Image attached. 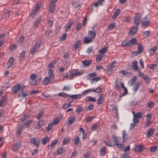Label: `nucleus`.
Returning <instances> with one entry per match:
<instances>
[{
    "mask_svg": "<svg viewBox=\"0 0 158 158\" xmlns=\"http://www.w3.org/2000/svg\"><path fill=\"white\" fill-rule=\"evenodd\" d=\"M145 82L148 83H149L151 81L150 78L147 76H144L143 78Z\"/></svg>",
    "mask_w": 158,
    "mask_h": 158,
    "instance_id": "obj_44",
    "label": "nucleus"
},
{
    "mask_svg": "<svg viewBox=\"0 0 158 158\" xmlns=\"http://www.w3.org/2000/svg\"><path fill=\"white\" fill-rule=\"evenodd\" d=\"M136 39H131L129 41H128V43L129 44V46H131L132 45L136 44Z\"/></svg>",
    "mask_w": 158,
    "mask_h": 158,
    "instance_id": "obj_31",
    "label": "nucleus"
},
{
    "mask_svg": "<svg viewBox=\"0 0 158 158\" xmlns=\"http://www.w3.org/2000/svg\"><path fill=\"white\" fill-rule=\"evenodd\" d=\"M81 94H78L70 95V97L72 99L73 101L74 100H76L78 99H80L81 98Z\"/></svg>",
    "mask_w": 158,
    "mask_h": 158,
    "instance_id": "obj_20",
    "label": "nucleus"
},
{
    "mask_svg": "<svg viewBox=\"0 0 158 158\" xmlns=\"http://www.w3.org/2000/svg\"><path fill=\"white\" fill-rule=\"evenodd\" d=\"M154 132V130L153 129H149L146 134V136L148 138H149L152 135Z\"/></svg>",
    "mask_w": 158,
    "mask_h": 158,
    "instance_id": "obj_16",
    "label": "nucleus"
},
{
    "mask_svg": "<svg viewBox=\"0 0 158 158\" xmlns=\"http://www.w3.org/2000/svg\"><path fill=\"white\" fill-rule=\"evenodd\" d=\"M82 63L85 66H87L90 64L91 63V62L89 60H85L82 61Z\"/></svg>",
    "mask_w": 158,
    "mask_h": 158,
    "instance_id": "obj_37",
    "label": "nucleus"
},
{
    "mask_svg": "<svg viewBox=\"0 0 158 158\" xmlns=\"http://www.w3.org/2000/svg\"><path fill=\"white\" fill-rule=\"evenodd\" d=\"M25 51H23L21 52V53L20 54V56L19 57V60L20 61H22L24 60V58L25 56Z\"/></svg>",
    "mask_w": 158,
    "mask_h": 158,
    "instance_id": "obj_35",
    "label": "nucleus"
},
{
    "mask_svg": "<svg viewBox=\"0 0 158 158\" xmlns=\"http://www.w3.org/2000/svg\"><path fill=\"white\" fill-rule=\"evenodd\" d=\"M82 27V25L81 24L79 23L77 24L76 26V30L78 31L80 30Z\"/></svg>",
    "mask_w": 158,
    "mask_h": 158,
    "instance_id": "obj_51",
    "label": "nucleus"
},
{
    "mask_svg": "<svg viewBox=\"0 0 158 158\" xmlns=\"http://www.w3.org/2000/svg\"><path fill=\"white\" fill-rule=\"evenodd\" d=\"M107 51V47H104L98 51V52L100 53H103Z\"/></svg>",
    "mask_w": 158,
    "mask_h": 158,
    "instance_id": "obj_45",
    "label": "nucleus"
},
{
    "mask_svg": "<svg viewBox=\"0 0 158 158\" xmlns=\"http://www.w3.org/2000/svg\"><path fill=\"white\" fill-rule=\"evenodd\" d=\"M141 21V14L137 13L134 17V24L136 25H139Z\"/></svg>",
    "mask_w": 158,
    "mask_h": 158,
    "instance_id": "obj_3",
    "label": "nucleus"
},
{
    "mask_svg": "<svg viewBox=\"0 0 158 158\" xmlns=\"http://www.w3.org/2000/svg\"><path fill=\"white\" fill-rule=\"evenodd\" d=\"M50 81V80L49 77H46L44 79L43 82V84L44 85L48 84Z\"/></svg>",
    "mask_w": 158,
    "mask_h": 158,
    "instance_id": "obj_43",
    "label": "nucleus"
},
{
    "mask_svg": "<svg viewBox=\"0 0 158 158\" xmlns=\"http://www.w3.org/2000/svg\"><path fill=\"white\" fill-rule=\"evenodd\" d=\"M10 11L9 10H6L2 15L3 19H6L8 18L10 15Z\"/></svg>",
    "mask_w": 158,
    "mask_h": 158,
    "instance_id": "obj_19",
    "label": "nucleus"
},
{
    "mask_svg": "<svg viewBox=\"0 0 158 158\" xmlns=\"http://www.w3.org/2000/svg\"><path fill=\"white\" fill-rule=\"evenodd\" d=\"M100 79L101 78L100 77L94 78L91 80L90 82L92 84L94 81H99L100 80Z\"/></svg>",
    "mask_w": 158,
    "mask_h": 158,
    "instance_id": "obj_54",
    "label": "nucleus"
},
{
    "mask_svg": "<svg viewBox=\"0 0 158 158\" xmlns=\"http://www.w3.org/2000/svg\"><path fill=\"white\" fill-rule=\"evenodd\" d=\"M81 41L80 40H78L77 42H76L75 44L74 45L73 47L75 50H76L77 48H79L81 44Z\"/></svg>",
    "mask_w": 158,
    "mask_h": 158,
    "instance_id": "obj_34",
    "label": "nucleus"
},
{
    "mask_svg": "<svg viewBox=\"0 0 158 158\" xmlns=\"http://www.w3.org/2000/svg\"><path fill=\"white\" fill-rule=\"evenodd\" d=\"M76 119V117L75 116L70 117H69V120L68 123H67V124L68 126H70L71 124H72L73 122H74Z\"/></svg>",
    "mask_w": 158,
    "mask_h": 158,
    "instance_id": "obj_23",
    "label": "nucleus"
},
{
    "mask_svg": "<svg viewBox=\"0 0 158 158\" xmlns=\"http://www.w3.org/2000/svg\"><path fill=\"white\" fill-rule=\"evenodd\" d=\"M120 13V11L118 9L116 10L114 12V14L112 16V19H115L119 14Z\"/></svg>",
    "mask_w": 158,
    "mask_h": 158,
    "instance_id": "obj_27",
    "label": "nucleus"
},
{
    "mask_svg": "<svg viewBox=\"0 0 158 158\" xmlns=\"http://www.w3.org/2000/svg\"><path fill=\"white\" fill-rule=\"evenodd\" d=\"M103 96V94H101L99 97L97 102V104L98 105H101L104 102Z\"/></svg>",
    "mask_w": 158,
    "mask_h": 158,
    "instance_id": "obj_28",
    "label": "nucleus"
},
{
    "mask_svg": "<svg viewBox=\"0 0 158 158\" xmlns=\"http://www.w3.org/2000/svg\"><path fill=\"white\" fill-rule=\"evenodd\" d=\"M96 35V33L94 31H88L87 36L93 40L95 37Z\"/></svg>",
    "mask_w": 158,
    "mask_h": 158,
    "instance_id": "obj_10",
    "label": "nucleus"
},
{
    "mask_svg": "<svg viewBox=\"0 0 158 158\" xmlns=\"http://www.w3.org/2000/svg\"><path fill=\"white\" fill-rule=\"evenodd\" d=\"M6 101V95L3 96L0 100V107H2Z\"/></svg>",
    "mask_w": 158,
    "mask_h": 158,
    "instance_id": "obj_22",
    "label": "nucleus"
},
{
    "mask_svg": "<svg viewBox=\"0 0 158 158\" xmlns=\"http://www.w3.org/2000/svg\"><path fill=\"white\" fill-rule=\"evenodd\" d=\"M103 54H100L98 55L96 58V61L97 62H100L102 58L103 57Z\"/></svg>",
    "mask_w": 158,
    "mask_h": 158,
    "instance_id": "obj_40",
    "label": "nucleus"
},
{
    "mask_svg": "<svg viewBox=\"0 0 158 158\" xmlns=\"http://www.w3.org/2000/svg\"><path fill=\"white\" fill-rule=\"evenodd\" d=\"M43 113V111H42V110H40L39 112L38 115L36 116V118L38 119H40V118H41V117L42 116Z\"/></svg>",
    "mask_w": 158,
    "mask_h": 158,
    "instance_id": "obj_61",
    "label": "nucleus"
},
{
    "mask_svg": "<svg viewBox=\"0 0 158 158\" xmlns=\"http://www.w3.org/2000/svg\"><path fill=\"white\" fill-rule=\"evenodd\" d=\"M133 118H135L137 120H138L137 118H142L141 113L140 112L137 113L136 114H135L134 112H133Z\"/></svg>",
    "mask_w": 158,
    "mask_h": 158,
    "instance_id": "obj_24",
    "label": "nucleus"
},
{
    "mask_svg": "<svg viewBox=\"0 0 158 158\" xmlns=\"http://www.w3.org/2000/svg\"><path fill=\"white\" fill-rule=\"evenodd\" d=\"M90 92L93 91L94 92H96L97 93H100L101 91V88L100 87H98L96 89H90Z\"/></svg>",
    "mask_w": 158,
    "mask_h": 158,
    "instance_id": "obj_49",
    "label": "nucleus"
},
{
    "mask_svg": "<svg viewBox=\"0 0 158 158\" xmlns=\"http://www.w3.org/2000/svg\"><path fill=\"white\" fill-rule=\"evenodd\" d=\"M99 126L98 124L95 123L92 126V129L94 130H95Z\"/></svg>",
    "mask_w": 158,
    "mask_h": 158,
    "instance_id": "obj_62",
    "label": "nucleus"
},
{
    "mask_svg": "<svg viewBox=\"0 0 158 158\" xmlns=\"http://www.w3.org/2000/svg\"><path fill=\"white\" fill-rule=\"evenodd\" d=\"M128 40H126L125 41L123 42V44H122V45L123 46H126L127 47H129V44L128 43Z\"/></svg>",
    "mask_w": 158,
    "mask_h": 158,
    "instance_id": "obj_63",
    "label": "nucleus"
},
{
    "mask_svg": "<svg viewBox=\"0 0 158 158\" xmlns=\"http://www.w3.org/2000/svg\"><path fill=\"white\" fill-rule=\"evenodd\" d=\"M28 95L27 93L23 92L22 93H20L18 95V97L21 99H23L25 97Z\"/></svg>",
    "mask_w": 158,
    "mask_h": 158,
    "instance_id": "obj_30",
    "label": "nucleus"
},
{
    "mask_svg": "<svg viewBox=\"0 0 158 158\" xmlns=\"http://www.w3.org/2000/svg\"><path fill=\"white\" fill-rule=\"evenodd\" d=\"M70 141V139L67 137L64 138L63 141V145H66Z\"/></svg>",
    "mask_w": 158,
    "mask_h": 158,
    "instance_id": "obj_56",
    "label": "nucleus"
},
{
    "mask_svg": "<svg viewBox=\"0 0 158 158\" xmlns=\"http://www.w3.org/2000/svg\"><path fill=\"white\" fill-rule=\"evenodd\" d=\"M150 35V31H146L144 32L143 33V36L145 38L149 36Z\"/></svg>",
    "mask_w": 158,
    "mask_h": 158,
    "instance_id": "obj_52",
    "label": "nucleus"
},
{
    "mask_svg": "<svg viewBox=\"0 0 158 158\" xmlns=\"http://www.w3.org/2000/svg\"><path fill=\"white\" fill-rule=\"evenodd\" d=\"M14 59L13 57L10 58L9 60L6 63V68L9 69L14 64Z\"/></svg>",
    "mask_w": 158,
    "mask_h": 158,
    "instance_id": "obj_9",
    "label": "nucleus"
},
{
    "mask_svg": "<svg viewBox=\"0 0 158 158\" xmlns=\"http://www.w3.org/2000/svg\"><path fill=\"white\" fill-rule=\"evenodd\" d=\"M56 62L54 60H53L48 65V67L50 68H52L54 66L55 64L56 63Z\"/></svg>",
    "mask_w": 158,
    "mask_h": 158,
    "instance_id": "obj_58",
    "label": "nucleus"
},
{
    "mask_svg": "<svg viewBox=\"0 0 158 158\" xmlns=\"http://www.w3.org/2000/svg\"><path fill=\"white\" fill-rule=\"evenodd\" d=\"M132 66L133 69L134 70H138V67L137 65V62L136 60H134L133 61Z\"/></svg>",
    "mask_w": 158,
    "mask_h": 158,
    "instance_id": "obj_25",
    "label": "nucleus"
},
{
    "mask_svg": "<svg viewBox=\"0 0 158 158\" xmlns=\"http://www.w3.org/2000/svg\"><path fill=\"white\" fill-rule=\"evenodd\" d=\"M140 85V83L137 82L133 85L132 87V89L135 93H136L138 90L139 89Z\"/></svg>",
    "mask_w": 158,
    "mask_h": 158,
    "instance_id": "obj_18",
    "label": "nucleus"
},
{
    "mask_svg": "<svg viewBox=\"0 0 158 158\" xmlns=\"http://www.w3.org/2000/svg\"><path fill=\"white\" fill-rule=\"evenodd\" d=\"M94 108V106L93 104H90L89 106L87 107L85 110L87 111H89L93 109Z\"/></svg>",
    "mask_w": 158,
    "mask_h": 158,
    "instance_id": "obj_59",
    "label": "nucleus"
},
{
    "mask_svg": "<svg viewBox=\"0 0 158 158\" xmlns=\"http://www.w3.org/2000/svg\"><path fill=\"white\" fill-rule=\"evenodd\" d=\"M90 89H88L84 91L81 94L82 96H85L86 94H88L89 92H90Z\"/></svg>",
    "mask_w": 158,
    "mask_h": 158,
    "instance_id": "obj_53",
    "label": "nucleus"
},
{
    "mask_svg": "<svg viewBox=\"0 0 158 158\" xmlns=\"http://www.w3.org/2000/svg\"><path fill=\"white\" fill-rule=\"evenodd\" d=\"M55 10V4L51 3L49 9V11L50 12L54 13Z\"/></svg>",
    "mask_w": 158,
    "mask_h": 158,
    "instance_id": "obj_17",
    "label": "nucleus"
},
{
    "mask_svg": "<svg viewBox=\"0 0 158 158\" xmlns=\"http://www.w3.org/2000/svg\"><path fill=\"white\" fill-rule=\"evenodd\" d=\"M115 61L112 62L111 63L109 64L107 66V69L106 70V74L109 76L112 75L113 69L116 64Z\"/></svg>",
    "mask_w": 158,
    "mask_h": 158,
    "instance_id": "obj_1",
    "label": "nucleus"
},
{
    "mask_svg": "<svg viewBox=\"0 0 158 158\" xmlns=\"http://www.w3.org/2000/svg\"><path fill=\"white\" fill-rule=\"evenodd\" d=\"M86 99H86V100L88 101H90L93 102H95L96 100V99L95 98L90 97H88Z\"/></svg>",
    "mask_w": 158,
    "mask_h": 158,
    "instance_id": "obj_48",
    "label": "nucleus"
},
{
    "mask_svg": "<svg viewBox=\"0 0 158 158\" xmlns=\"http://www.w3.org/2000/svg\"><path fill=\"white\" fill-rule=\"evenodd\" d=\"M115 24L114 23H112L110 24L108 26V30H112L115 27Z\"/></svg>",
    "mask_w": 158,
    "mask_h": 158,
    "instance_id": "obj_50",
    "label": "nucleus"
},
{
    "mask_svg": "<svg viewBox=\"0 0 158 158\" xmlns=\"http://www.w3.org/2000/svg\"><path fill=\"white\" fill-rule=\"evenodd\" d=\"M25 87V86L23 85H16L14 86L12 90L14 93L16 94L18 93L20 90L22 91Z\"/></svg>",
    "mask_w": 158,
    "mask_h": 158,
    "instance_id": "obj_2",
    "label": "nucleus"
},
{
    "mask_svg": "<svg viewBox=\"0 0 158 158\" xmlns=\"http://www.w3.org/2000/svg\"><path fill=\"white\" fill-rule=\"evenodd\" d=\"M137 77L135 76L132 78L129 81L128 83L131 84L132 85L137 80Z\"/></svg>",
    "mask_w": 158,
    "mask_h": 158,
    "instance_id": "obj_39",
    "label": "nucleus"
},
{
    "mask_svg": "<svg viewBox=\"0 0 158 158\" xmlns=\"http://www.w3.org/2000/svg\"><path fill=\"white\" fill-rule=\"evenodd\" d=\"M106 147L105 146L103 147L100 151V152L101 155H103L105 154Z\"/></svg>",
    "mask_w": 158,
    "mask_h": 158,
    "instance_id": "obj_60",
    "label": "nucleus"
},
{
    "mask_svg": "<svg viewBox=\"0 0 158 158\" xmlns=\"http://www.w3.org/2000/svg\"><path fill=\"white\" fill-rule=\"evenodd\" d=\"M24 40V38L23 36H21L19 39L18 43L20 46L23 44Z\"/></svg>",
    "mask_w": 158,
    "mask_h": 158,
    "instance_id": "obj_42",
    "label": "nucleus"
},
{
    "mask_svg": "<svg viewBox=\"0 0 158 158\" xmlns=\"http://www.w3.org/2000/svg\"><path fill=\"white\" fill-rule=\"evenodd\" d=\"M118 140H114L113 141L114 145L117 147L119 148H123L124 147V145L122 144L121 143H118Z\"/></svg>",
    "mask_w": 158,
    "mask_h": 158,
    "instance_id": "obj_14",
    "label": "nucleus"
},
{
    "mask_svg": "<svg viewBox=\"0 0 158 158\" xmlns=\"http://www.w3.org/2000/svg\"><path fill=\"white\" fill-rule=\"evenodd\" d=\"M48 74L49 75V78L52 80H53L55 79L54 74L53 73V71L51 69H49L48 70Z\"/></svg>",
    "mask_w": 158,
    "mask_h": 158,
    "instance_id": "obj_15",
    "label": "nucleus"
},
{
    "mask_svg": "<svg viewBox=\"0 0 158 158\" xmlns=\"http://www.w3.org/2000/svg\"><path fill=\"white\" fill-rule=\"evenodd\" d=\"M58 95L60 97H70L69 94H68L63 92L60 93L58 94Z\"/></svg>",
    "mask_w": 158,
    "mask_h": 158,
    "instance_id": "obj_38",
    "label": "nucleus"
},
{
    "mask_svg": "<svg viewBox=\"0 0 158 158\" xmlns=\"http://www.w3.org/2000/svg\"><path fill=\"white\" fill-rule=\"evenodd\" d=\"M58 141L57 139H55L52 141L51 142V144L50 146L51 147V148H52L54 147L57 143Z\"/></svg>",
    "mask_w": 158,
    "mask_h": 158,
    "instance_id": "obj_55",
    "label": "nucleus"
},
{
    "mask_svg": "<svg viewBox=\"0 0 158 158\" xmlns=\"http://www.w3.org/2000/svg\"><path fill=\"white\" fill-rule=\"evenodd\" d=\"M40 47V44L38 42L36 43L30 51V53L33 55Z\"/></svg>",
    "mask_w": 158,
    "mask_h": 158,
    "instance_id": "obj_5",
    "label": "nucleus"
},
{
    "mask_svg": "<svg viewBox=\"0 0 158 158\" xmlns=\"http://www.w3.org/2000/svg\"><path fill=\"white\" fill-rule=\"evenodd\" d=\"M73 22H70L67 23L65 26V32L68 31L70 30V28L73 23Z\"/></svg>",
    "mask_w": 158,
    "mask_h": 158,
    "instance_id": "obj_12",
    "label": "nucleus"
},
{
    "mask_svg": "<svg viewBox=\"0 0 158 158\" xmlns=\"http://www.w3.org/2000/svg\"><path fill=\"white\" fill-rule=\"evenodd\" d=\"M30 143L36 147H38L40 145V141L37 140L34 137L31 138L30 139Z\"/></svg>",
    "mask_w": 158,
    "mask_h": 158,
    "instance_id": "obj_6",
    "label": "nucleus"
},
{
    "mask_svg": "<svg viewBox=\"0 0 158 158\" xmlns=\"http://www.w3.org/2000/svg\"><path fill=\"white\" fill-rule=\"evenodd\" d=\"M21 143L19 142H17L13 146L12 150L14 152L17 151L21 145Z\"/></svg>",
    "mask_w": 158,
    "mask_h": 158,
    "instance_id": "obj_11",
    "label": "nucleus"
},
{
    "mask_svg": "<svg viewBox=\"0 0 158 158\" xmlns=\"http://www.w3.org/2000/svg\"><path fill=\"white\" fill-rule=\"evenodd\" d=\"M23 128V127L21 126L19 127L18 128L16 133L17 134L19 137H20L21 136V133L22 131Z\"/></svg>",
    "mask_w": 158,
    "mask_h": 158,
    "instance_id": "obj_29",
    "label": "nucleus"
},
{
    "mask_svg": "<svg viewBox=\"0 0 158 158\" xmlns=\"http://www.w3.org/2000/svg\"><path fill=\"white\" fill-rule=\"evenodd\" d=\"M93 41V40L87 36H85L84 38V43L87 44L91 43Z\"/></svg>",
    "mask_w": 158,
    "mask_h": 158,
    "instance_id": "obj_32",
    "label": "nucleus"
},
{
    "mask_svg": "<svg viewBox=\"0 0 158 158\" xmlns=\"http://www.w3.org/2000/svg\"><path fill=\"white\" fill-rule=\"evenodd\" d=\"M44 121L43 120L40 121L36 124V127L37 129H39L44 125Z\"/></svg>",
    "mask_w": 158,
    "mask_h": 158,
    "instance_id": "obj_33",
    "label": "nucleus"
},
{
    "mask_svg": "<svg viewBox=\"0 0 158 158\" xmlns=\"http://www.w3.org/2000/svg\"><path fill=\"white\" fill-rule=\"evenodd\" d=\"M133 122L131 124L130 129L132 130L136 126V125L138 122V120H137L135 118L133 119Z\"/></svg>",
    "mask_w": 158,
    "mask_h": 158,
    "instance_id": "obj_13",
    "label": "nucleus"
},
{
    "mask_svg": "<svg viewBox=\"0 0 158 158\" xmlns=\"http://www.w3.org/2000/svg\"><path fill=\"white\" fill-rule=\"evenodd\" d=\"M40 6L37 5H36L35 8V10H33L31 13V16L33 17L37 13L39 10Z\"/></svg>",
    "mask_w": 158,
    "mask_h": 158,
    "instance_id": "obj_8",
    "label": "nucleus"
},
{
    "mask_svg": "<svg viewBox=\"0 0 158 158\" xmlns=\"http://www.w3.org/2000/svg\"><path fill=\"white\" fill-rule=\"evenodd\" d=\"M93 48L92 46L88 47L86 50V52L90 54L93 51Z\"/></svg>",
    "mask_w": 158,
    "mask_h": 158,
    "instance_id": "obj_57",
    "label": "nucleus"
},
{
    "mask_svg": "<svg viewBox=\"0 0 158 158\" xmlns=\"http://www.w3.org/2000/svg\"><path fill=\"white\" fill-rule=\"evenodd\" d=\"M32 120H29L27 121L26 123H24L21 126H22L23 128L24 127H29L30 125L32 122Z\"/></svg>",
    "mask_w": 158,
    "mask_h": 158,
    "instance_id": "obj_26",
    "label": "nucleus"
},
{
    "mask_svg": "<svg viewBox=\"0 0 158 158\" xmlns=\"http://www.w3.org/2000/svg\"><path fill=\"white\" fill-rule=\"evenodd\" d=\"M42 143L44 145H45L47 142L49 141V139L48 136H46L42 139Z\"/></svg>",
    "mask_w": 158,
    "mask_h": 158,
    "instance_id": "obj_41",
    "label": "nucleus"
},
{
    "mask_svg": "<svg viewBox=\"0 0 158 158\" xmlns=\"http://www.w3.org/2000/svg\"><path fill=\"white\" fill-rule=\"evenodd\" d=\"M150 23V22L148 20L146 21H144L142 22L141 26L142 27L145 28L146 27H147L149 25Z\"/></svg>",
    "mask_w": 158,
    "mask_h": 158,
    "instance_id": "obj_21",
    "label": "nucleus"
},
{
    "mask_svg": "<svg viewBox=\"0 0 158 158\" xmlns=\"http://www.w3.org/2000/svg\"><path fill=\"white\" fill-rule=\"evenodd\" d=\"M143 47L142 46V44H139L138 47V50L137 52V54H140L141 52L143 51Z\"/></svg>",
    "mask_w": 158,
    "mask_h": 158,
    "instance_id": "obj_36",
    "label": "nucleus"
},
{
    "mask_svg": "<svg viewBox=\"0 0 158 158\" xmlns=\"http://www.w3.org/2000/svg\"><path fill=\"white\" fill-rule=\"evenodd\" d=\"M64 148H60L58 149L57 150V154L58 155H60L62 153H64Z\"/></svg>",
    "mask_w": 158,
    "mask_h": 158,
    "instance_id": "obj_46",
    "label": "nucleus"
},
{
    "mask_svg": "<svg viewBox=\"0 0 158 158\" xmlns=\"http://www.w3.org/2000/svg\"><path fill=\"white\" fill-rule=\"evenodd\" d=\"M138 27L134 26L132 27V28L129 31V34L131 35H134L138 31Z\"/></svg>",
    "mask_w": 158,
    "mask_h": 158,
    "instance_id": "obj_7",
    "label": "nucleus"
},
{
    "mask_svg": "<svg viewBox=\"0 0 158 158\" xmlns=\"http://www.w3.org/2000/svg\"><path fill=\"white\" fill-rule=\"evenodd\" d=\"M70 55L69 53H64L63 57L65 59H68L69 56Z\"/></svg>",
    "mask_w": 158,
    "mask_h": 158,
    "instance_id": "obj_64",
    "label": "nucleus"
},
{
    "mask_svg": "<svg viewBox=\"0 0 158 158\" xmlns=\"http://www.w3.org/2000/svg\"><path fill=\"white\" fill-rule=\"evenodd\" d=\"M97 76V74L95 73L89 74L87 77V79H90L91 77H95Z\"/></svg>",
    "mask_w": 158,
    "mask_h": 158,
    "instance_id": "obj_47",
    "label": "nucleus"
},
{
    "mask_svg": "<svg viewBox=\"0 0 158 158\" xmlns=\"http://www.w3.org/2000/svg\"><path fill=\"white\" fill-rule=\"evenodd\" d=\"M145 149L144 145L141 144L137 145L135 148L134 151L137 152H139L142 151H143Z\"/></svg>",
    "mask_w": 158,
    "mask_h": 158,
    "instance_id": "obj_4",
    "label": "nucleus"
}]
</instances>
